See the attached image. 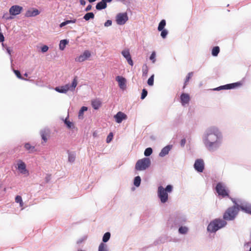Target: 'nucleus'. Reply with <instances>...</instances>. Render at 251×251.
<instances>
[{
    "mask_svg": "<svg viewBox=\"0 0 251 251\" xmlns=\"http://www.w3.org/2000/svg\"><path fill=\"white\" fill-rule=\"evenodd\" d=\"M202 142L209 152L218 150L224 142V135L221 130L216 126L207 127L202 135Z\"/></svg>",
    "mask_w": 251,
    "mask_h": 251,
    "instance_id": "nucleus-1",
    "label": "nucleus"
},
{
    "mask_svg": "<svg viewBox=\"0 0 251 251\" xmlns=\"http://www.w3.org/2000/svg\"><path fill=\"white\" fill-rule=\"evenodd\" d=\"M227 224V222L223 219L215 218L210 222L206 229L210 233H215L219 230L225 227Z\"/></svg>",
    "mask_w": 251,
    "mask_h": 251,
    "instance_id": "nucleus-2",
    "label": "nucleus"
},
{
    "mask_svg": "<svg viewBox=\"0 0 251 251\" xmlns=\"http://www.w3.org/2000/svg\"><path fill=\"white\" fill-rule=\"evenodd\" d=\"M187 217L182 213H178L175 216L171 217L168 220L167 224L171 228H176L178 226H183L187 222Z\"/></svg>",
    "mask_w": 251,
    "mask_h": 251,
    "instance_id": "nucleus-3",
    "label": "nucleus"
},
{
    "mask_svg": "<svg viewBox=\"0 0 251 251\" xmlns=\"http://www.w3.org/2000/svg\"><path fill=\"white\" fill-rule=\"evenodd\" d=\"M173 186L171 184L167 185L165 188L160 185L157 188V197L162 203L167 202L169 199L168 193L173 192Z\"/></svg>",
    "mask_w": 251,
    "mask_h": 251,
    "instance_id": "nucleus-4",
    "label": "nucleus"
},
{
    "mask_svg": "<svg viewBox=\"0 0 251 251\" xmlns=\"http://www.w3.org/2000/svg\"><path fill=\"white\" fill-rule=\"evenodd\" d=\"M77 84V77L75 76L71 84H66L65 85L56 87L54 90L60 93L66 94L68 91H74Z\"/></svg>",
    "mask_w": 251,
    "mask_h": 251,
    "instance_id": "nucleus-5",
    "label": "nucleus"
},
{
    "mask_svg": "<svg viewBox=\"0 0 251 251\" xmlns=\"http://www.w3.org/2000/svg\"><path fill=\"white\" fill-rule=\"evenodd\" d=\"M215 189L218 195L222 198H229L230 191L224 183L218 182Z\"/></svg>",
    "mask_w": 251,
    "mask_h": 251,
    "instance_id": "nucleus-6",
    "label": "nucleus"
},
{
    "mask_svg": "<svg viewBox=\"0 0 251 251\" xmlns=\"http://www.w3.org/2000/svg\"><path fill=\"white\" fill-rule=\"evenodd\" d=\"M239 213V209L235 206H230L227 208L223 215V219L225 221H233L237 217Z\"/></svg>",
    "mask_w": 251,
    "mask_h": 251,
    "instance_id": "nucleus-7",
    "label": "nucleus"
},
{
    "mask_svg": "<svg viewBox=\"0 0 251 251\" xmlns=\"http://www.w3.org/2000/svg\"><path fill=\"white\" fill-rule=\"evenodd\" d=\"M151 165V161L149 157H144L137 160L135 169L137 171H144L149 168Z\"/></svg>",
    "mask_w": 251,
    "mask_h": 251,
    "instance_id": "nucleus-8",
    "label": "nucleus"
},
{
    "mask_svg": "<svg viewBox=\"0 0 251 251\" xmlns=\"http://www.w3.org/2000/svg\"><path fill=\"white\" fill-rule=\"evenodd\" d=\"M242 85V82L237 81L234 83H228L224 85H221L216 88L211 89L212 91H221L223 90H231L240 87Z\"/></svg>",
    "mask_w": 251,
    "mask_h": 251,
    "instance_id": "nucleus-9",
    "label": "nucleus"
},
{
    "mask_svg": "<svg viewBox=\"0 0 251 251\" xmlns=\"http://www.w3.org/2000/svg\"><path fill=\"white\" fill-rule=\"evenodd\" d=\"M240 203L239 205V211L241 210L246 214L251 215V203L242 200H239Z\"/></svg>",
    "mask_w": 251,
    "mask_h": 251,
    "instance_id": "nucleus-10",
    "label": "nucleus"
},
{
    "mask_svg": "<svg viewBox=\"0 0 251 251\" xmlns=\"http://www.w3.org/2000/svg\"><path fill=\"white\" fill-rule=\"evenodd\" d=\"M128 20V17L126 12L119 13L116 16V21L118 25H124Z\"/></svg>",
    "mask_w": 251,
    "mask_h": 251,
    "instance_id": "nucleus-11",
    "label": "nucleus"
},
{
    "mask_svg": "<svg viewBox=\"0 0 251 251\" xmlns=\"http://www.w3.org/2000/svg\"><path fill=\"white\" fill-rule=\"evenodd\" d=\"M194 168L196 171L199 173H202L204 169V163L202 159H197L195 160Z\"/></svg>",
    "mask_w": 251,
    "mask_h": 251,
    "instance_id": "nucleus-12",
    "label": "nucleus"
},
{
    "mask_svg": "<svg viewBox=\"0 0 251 251\" xmlns=\"http://www.w3.org/2000/svg\"><path fill=\"white\" fill-rule=\"evenodd\" d=\"M23 7L18 5H12L9 10V14L13 17L19 15L23 11Z\"/></svg>",
    "mask_w": 251,
    "mask_h": 251,
    "instance_id": "nucleus-13",
    "label": "nucleus"
},
{
    "mask_svg": "<svg viewBox=\"0 0 251 251\" xmlns=\"http://www.w3.org/2000/svg\"><path fill=\"white\" fill-rule=\"evenodd\" d=\"M122 55L126 60L127 62L130 66H133L134 63L132 59L129 50L128 49H125L121 52Z\"/></svg>",
    "mask_w": 251,
    "mask_h": 251,
    "instance_id": "nucleus-14",
    "label": "nucleus"
},
{
    "mask_svg": "<svg viewBox=\"0 0 251 251\" xmlns=\"http://www.w3.org/2000/svg\"><path fill=\"white\" fill-rule=\"evenodd\" d=\"M91 56V53L89 50H85L82 54L75 58V61L79 62L84 61Z\"/></svg>",
    "mask_w": 251,
    "mask_h": 251,
    "instance_id": "nucleus-15",
    "label": "nucleus"
},
{
    "mask_svg": "<svg viewBox=\"0 0 251 251\" xmlns=\"http://www.w3.org/2000/svg\"><path fill=\"white\" fill-rule=\"evenodd\" d=\"M17 169L22 174H26L28 173L26 168V165L24 162L21 160H19L17 162Z\"/></svg>",
    "mask_w": 251,
    "mask_h": 251,
    "instance_id": "nucleus-16",
    "label": "nucleus"
},
{
    "mask_svg": "<svg viewBox=\"0 0 251 251\" xmlns=\"http://www.w3.org/2000/svg\"><path fill=\"white\" fill-rule=\"evenodd\" d=\"M114 118L116 123L120 124L124 120L126 119L127 115L124 113L119 111L115 116Z\"/></svg>",
    "mask_w": 251,
    "mask_h": 251,
    "instance_id": "nucleus-17",
    "label": "nucleus"
},
{
    "mask_svg": "<svg viewBox=\"0 0 251 251\" xmlns=\"http://www.w3.org/2000/svg\"><path fill=\"white\" fill-rule=\"evenodd\" d=\"M180 100L182 105L185 106L186 104H188L190 100L189 94L182 93L180 96Z\"/></svg>",
    "mask_w": 251,
    "mask_h": 251,
    "instance_id": "nucleus-18",
    "label": "nucleus"
},
{
    "mask_svg": "<svg viewBox=\"0 0 251 251\" xmlns=\"http://www.w3.org/2000/svg\"><path fill=\"white\" fill-rule=\"evenodd\" d=\"M116 81L118 82L119 87L122 89L124 90L126 88V79L122 76H117L116 77Z\"/></svg>",
    "mask_w": 251,
    "mask_h": 251,
    "instance_id": "nucleus-19",
    "label": "nucleus"
},
{
    "mask_svg": "<svg viewBox=\"0 0 251 251\" xmlns=\"http://www.w3.org/2000/svg\"><path fill=\"white\" fill-rule=\"evenodd\" d=\"M40 12L36 8H32L27 10L25 13V16L26 17H35L40 14Z\"/></svg>",
    "mask_w": 251,
    "mask_h": 251,
    "instance_id": "nucleus-20",
    "label": "nucleus"
},
{
    "mask_svg": "<svg viewBox=\"0 0 251 251\" xmlns=\"http://www.w3.org/2000/svg\"><path fill=\"white\" fill-rule=\"evenodd\" d=\"M172 145H168L162 149L161 151L159 153V156L163 157L167 155L171 150L172 149Z\"/></svg>",
    "mask_w": 251,
    "mask_h": 251,
    "instance_id": "nucleus-21",
    "label": "nucleus"
},
{
    "mask_svg": "<svg viewBox=\"0 0 251 251\" xmlns=\"http://www.w3.org/2000/svg\"><path fill=\"white\" fill-rule=\"evenodd\" d=\"M49 133V130L48 129H43L40 131V135L42 138V139L45 142H46L47 141V136Z\"/></svg>",
    "mask_w": 251,
    "mask_h": 251,
    "instance_id": "nucleus-22",
    "label": "nucleus"
},
{
    "mask_svg": "<svg viewBox=\"0 0 251 251\" xmlns=\"http://www.w3.org/2000/svg\"><path fill=\"white\" fill-rule=\"evenodd\" d=\"M68 154V161L70 163H73L75 159L76 154L74 151H67Z\"/></svg>",
    "mask_w": 251,
    "mask_h": 251,
    "instance_id": "nucleus-23",
    "label": "nucleus"
},
{
    "mask_svg": "<svg viewBox=\"0 0 251 251\" xmlns=\"http://www.w3.org/2000/svg\"><path fill=\"white\" fill-rule=\"evenodd\" d=\"M107 7V4L104 2L102 0L98 2L96 6V8L98 10H101Z\"/></svg>",
    "mask_w": 251,
    "mask_h": 251,
    "instance_id": "nucleus-24",
    "label": "nucleus"
},
{
    "mask_svg": "<svg viewBox=\"0 0 251 251\" xmlns=\"http://www.w3.org/2000/svg\"><path fill=\"white\" fill-rule=\"evenodd\" d=\"M24 147L30 153H33L36 151L35 147L31 146L29 143H25Z\"/></svg>",
    "mask_w": 251,
    "mask_h": 251,
    "instance_id": "nucleus-25",
    "label": "nucleus"
},
{
    "mask_svg": "<svg viewBox=\"0 0 251 251\" xmlns=\"http://www.w3.org/2000/svg\"><path fill=\"white\" fill-rule=\"evenodd\" d=\"M76 20L75 19H73L71 20H65L64 22H62L59 25V27L62 28L64 26L69 24H74L76 22Z\"/></svg>",
    "mask_w": 251,
    "mask_h": 251,
    "instance_id": "nucleus-26",
    "label": "nucleus"
},
{
    "mask_svg": "<svg viewBox=\"0 0 251 251\" xmlns=\"http://www.w3.org/2000/svg\"><path fill=\"white\" fill-rule=\"evenodd\" d=\"M91 104L93 108L95 109H98L101 105V102L99 100H93L91 101Z\"/></svg>",
    "mask_w": 251,
    "mask_h": 251,
    "instance_id": "nucleus-27",
    "label": "nucleus"
},
{
    "mask_svg": "<svg viewBox=\"0 0 251 251\" xmlns=\"http://www.w3.org/2000/svg\"><path fill=\"white\" fill-rule=\"evenodd\" d=\"M95 17V15L93 12H87L86 13L83 18L86 21H88L91 19H93Z\"/></svg>",
    "mask_w": 251,
    "mask_h": 251,
    "instance_id": "nucleus-28",
    "label": "nucleus"
},
{
    "mask_svg": "<svg viewBox=\"0 0 251 251\" xmlns=\"http://www.w3.org/2000/svg\"><path fill=\"white\" fill-rule=\"evenodd\" d=\"M69 41L67 39H63L60 41L59 43V49L60 50H63L66 47V46L68 44Z\"/></svg>",
    "mask_w": 251,
    "mask_h": 251,
    "instance_id": "nucleus-29",
    "label": "nucleus"
},
{
    "mask_svg": "<svg viewBox=\"0 0 251 251\" xmlns=\"http://www.w3.org/2000/svg\"><path fill=\"white\" fill-rule=\"evenodd\" d=\"M141 182V178L139 176H137L134 178L133 184L136 187H138L140 186Z\"/></svg>",
    "mask_w": 251,
    "mask_h": 251,
    "instance_id": "nucleus-30",
    "label": "nucleus"
},
{
    "mask_svg": "<svg viewBox=\"0 0 251 251\" xmlns=\"http://www.w3.org/2000/svg\"><path fill=\"white\" fill-rule=\"evenodd\" d=\"M220 51V49L219 46L214 47L211 51V54L213 56H217Z\"/></svg>",
    "mask_w": 251,
    "mask_h": 251,
    "instance_id": "nucleus-31",
    "label": "nucleus"
},
{
    "mask_svg": "<svg viewBox=\"0 0 251 251\" xmlns=\"http://www.w3.org/2000/svg\"><path fill=\"white\" fill-rule=\"evenodd\" d=\"M178 233L180 234H186L188 231V228L185 226H178Z\"/></svg>",
    "mask_w": 251,
    "mask_h": 251,
    "instance_id": "nucleus-32",
    "label": "nucleus"
},
{
    "mask_svg": "<svg viewBox=\"0 0 251 251\" xmlns=\"http://www.w3.org/2000/svg\"><path fill=\"white\" fill-rule=\"evenodd\" d=\"M110 237H111V233L109 232H105L102 236V243H103L105 244V243L107 242L109 240Z\"/></svg>",
    "mask_w": 251,
    "mask_h": 251,
    "instance_id": "nucleus-33",
    "label": "nucleus"
},
{
    "mask_svg": "<svg viewBox=\"0 0 251 251\" xmlns=\"http://www.w3.org/2000/svg\"><path fill=\"white\" fill-rule=\"evenodd\" d=\"M88 110V107L85 106H82L78 112V118L79 119H81V117H83L84 112Z\"/></svg>",
    "mask_w": 251,
    "mask_h": 251,
    "instance_id": "nucleus-34",
    "label": "nucleus"
},
{
    "mask_svg": "<svg viewBox=\"0 0 251 251\" xmlns=\"http://www.w3.org/2000/svg\"><path fill=\"white\" fill-rule=\"evenodd\" d=\"M68 117H67L64 120V123L66 125L67 127L69 129H71L74 127V124L72 122H70L68 120Z\"/></svg>",
    "mask_w": 251,
    "mask_h": 251,
    "instance_id": "nucleus-35",
    "label": "nucleus"
},
{
    "mask_svg": "<svg viewBox=\"0 0 251 251\" xmlns=\"http://www.w3.org/2000/svg\"><path fill=\"white\" fill-rule=\"evenodd\" d=\"M166 22L165 20H164V19L162 20L159 22V23L158 24L157 30H162L163 29H165V27L166 26Z\"/></svg>",
    "mask_w": 251,
    "mask_h": 251,
    "instance_id": "nucleus-36",
    "label": "nucleus"
},
{
    "mask_svg": "<svg viewBox=\"0 0 251 251\" xmlns=\"http://www.w3.org/2000/svg\"><path fill=\"white\" fill-rule=\"evenodd\" d=\"M98 251H108L106 244L100 243L98 248Z\"/></svg>",
    "mask_w": 251,
    "mask_h": 251,
    "instance_id": "nucleus-37",
    "label": "nucleus"
},
{
    "mask_svg": "<svg viewBox=\"0 0 251 251\" xmlns=\"http://www.w3.org/2000/svg\"><path fill=\"white\" fill-rule=\"evenodd\" d=\"M152 149L151 147H149L145 149L144 154L146 157H148L152 154Z\"/></svg>",
    "mask_w": 251,
    "mask_h": 251,
    "instance_id": "nucleus-38",
    "label": "nucleus"
},
{
    "mask_svg": "<svg viewBox=\"0 0 251 251\" xmlns=\"http://www.w3.org/2000/svg\"><path fill=\"white\" fill-rule=\"evenodd\" d=\"M228 198L231 200V201L234 204V205L232 206H235V207L237 209H239V205L240 204V203L238 202V200L239 199L237 200L234 198H231L230 196H229V198Z\"/></svg>",
    "mask_w": 251,
    "mask_h": 251,
    "instance_id": "nucleus-39",
    "label": "nucleus"
},
{
    "mask_svg": "<svg viewBox=\"0 0 251 251\" xmlns=\"http://www.w3.org/2000/svg\"><path fill=\"white\" fill-rule=\"evenodd\" d=\"M154 75L152 74L148 79L147 83L148 85L152 86L154 84Z\"/></svg>",
    "mask_w": 251,
    "mask_h": 251,
    "instance_id": "nucleus-40",
    "label": "nucleus"
},
{
    "mask_svg": "<svg viewBox=\"0 0 251 251\" xmlns=\"http://www.w3.org/2000/svg\"><path fill=\"white\" fill-rule=\"evenodd\" d=\"M15 201L17 203H19L21 206H22L24 204L22 197L19 195H17L15 197Z\"/></svg>",
    "mask_w": 251,
    "mask_h": 251,
    "instance_id": "nucleus-41",
    "label": "nucleus"
},
{
    "mask_svg": "<svg viewBox=\"0 0 251 251\" xmlns=\"http://www.w3.org/2000/svg\"><path fill=\"white\" fill-rule=\"evenodd\" d=\"M193 75V72H190L189 73L187 76H186L185 82H184V88L185 87V85H186L187 83L189 81V80L192 77V75Z\"/></svg>",
    "mask_w": 251,
    "mask_h": 251,
    "instance_id": "nucleus-42",
    "label": "nucleus"
},
{
    "mask_svg": "<svg viewBox=\"0 0 251 251\" xmlns=\"http://www.w3.org/2000/svg\"><path fill=\"white\" fill-rule=\"evenodd\" d=\"M150 60H151L152 63H154L156 61V52L155 51H153L150 57Z\"/></svg>",
    "mask_w": 251,
    "mask_h": 251,
    "instance_id": "nucleus-43",
    "label": "nucleus"
},
{
    "mask_svg": "<svg viewBox=\"0 0 251 251\" xmlns=\"http://www.w3.org/2000/svg\"><path fill=\"white\" fill-rule=\"evenodd\" d=\"M143 76H147L148 73V67L146 64L143 65L142 68Z\"/></svg>",
    "mask_w": 251,
    "mask_h": 251,
    "instance_id": "nucleus-44",
    "label": "nucleus"
},
{
    "mask_svg": "<svg viewBox=\"0 0 251 251\" xmlns=\"http://www.w3.org/2000/svg\"><path fill=\"white\" fill-rule=\"evenodd\" d=\"M158 31H161L160 35L163 39H165L166 38V37L168 34V31L167 29H163L162 30H158Z\"/></svg>",
    "mask_w": 251,
    "mask_h": 251,
    "instance_id": "nucleus-45",
    "label": "nucleus"
},
{
    "mask_svg": "<svg viewBox=\"0 0 251 251\" xmlns=\"http://www.w3.org/2000/svg\"><path fill=\"white\" fill-rule=\"evenodd\" d=\"M113 133L111 132L108 134L106 139L107 143H109L112 141L113 138Z\"/></svg>",
    "mask_w": 251,
    "mask_h": 251,
    "instance_id": "nucleus-46",
    "label": "nucleus"
},
{
    "mask_svg": "<svg viewBox=\"0 0 251 251\" xmlns=\"http://www.w3.org/2000/svg\"><path fill=\"white\" fill-rule=\"evenodd\" d=\"M148 95V91L146 89L144 88L142 90L141 95V99L144 100L145 99V98L147 97Z\"/></svg>",
    "mask_w": 251,
    "mask_h": 251,
    "instance_id": "nucleus-47",
    "label": "nucleus"
},
{
    "mask_svg": "<svg viewBox=\"0 0 251 251\" xmlns=\"http://www.w3.org/2000/svg\"><path fill=\"white\" fill-rule=\"evenodd\" d=\"M3 18L5 19L6 20H10L14 19V17L12 15H9L7 13L4 14L3 16Z\"/></svg>",
    "mask_w": 251,
    "mask_h": 251,
    "instance_id": "nucleus-48",
    "label": "nucleus"
},
{
    "mask_svg": "<svg viewBox=\"0 0 251 251\" xmlns=\"http://www.w3.org/2000/svg\"><path fill=\"white\" fill-rule=\"evenodd\" d=\"M14 74H15V75H16V76L18 78H19L20 79H23V78L22 77V76L21 75V72H20V71H19V70H14Z\"/></svg>",
    "mask_w": 251,
    "mask_h": 251,
    "instance_id": "nucleus-49",
    "label": "nucleus"
},
{
    "mask_svg": "<svg viewBox=\"0 0 251 251\" xmlns=\"http://www.w3.org/2000/svg\"><path fill=\"white\" fill-rule=\"evenodd\" d=\"M49 50V47L47 45H44L41 48V51L43 53H45L47 52Z\"/></svg>",
    "mask_w": 251,
    "mask_h": 251,
    "instance_id": "nucleus-50",
    "label": "nucleus"
},
{
    "mask_svg": "<svg viewBox=\"0 0 251 251\" xmlns=\"http://www.w3.org/2000/svg\"><path fill=\"white\" fill-rule=\"evenodd\" d=\"M112 21L111 20H107L104 24V26L108 27L112 25Z\"/></svg>",
    "mask_w": 251,
    "mask_h": 251,
    "instance_id": "nucleus-51",
    "label": "nucleus"
},
{
    "mask_svg": "<svg viewBox=\"0 0 251 251\" xmlns=\"http://www.w3.org/2000/svg\"><path fill=\"white\" fill-rule=\"evenodd\" d=\"M180 144L181 147H184L186 144V139L185 138L182 139Z\"/></svg>",
    "mask_w": 251,
    "mask_h": 251,
    "instance_id": "nucleus-52",
    "label": "nucleus"
},
{
    "mask_svg": "<svg viewBox=\"0 0 251 251\" xmlns=\"http://www.w3.org/2000/svg\"><path fill=\"white\" fill-rule=\"evenodd\" d=\"M51 179V176L50 175H47L45 177V181L46 183H48Z\"/></svg>",
    "mask_w": 251,
    "mask_h": 251,
    "instance_id": "nucleus-53",
    "label": "nucleus"
},
{
    "mask_svg": "<svg viewBox=\"0 0 251 251\" xmlns=\"http://www.w3.org/2000/svg\"><path fill=\"white\" fill-rule=\"evenodd\" d=\"M4 40V37L3 34L1 32H0V42L2 43Z\"/></svg>",
    "mask_w": 251,
    "mask_h": 251,
    "instance_id": "nucleus-54",
    "label": "nucleus"
},
{
    "mask_svg": "<svg viewBox=\"0 0 251 251\" xmlns=\"http://www.w3.org/2000/svg\"><path fill=\"white\" fill-rule=\"evenodd\" d=\"M92 9V5L91 4H88L86 8L85 9V11L87 12L90 11Z\"/></svg>",
    "mask_w": 251,
    "mask_h": 251,
    "instance_id": "nucleus-55",
    "label": "nucleus"
},
{
    "mask_svg": "<svg viewBox=\"0 0 251 251\" xmlns=\"http://www.w3.org/2000/svg\"><path fill=\"white\" fill-rule=\"evenodd\" d=\"M84 240H85V239H84V238H80V239H79L77 241L76 243H77V244H81L82 242H83V241H84Z\"/></svg>",
    "mask_w": 251,
    "mask_h": 251,
    "instance_id": "nucleus-56",
    "label": "nucleus"
},
{
    "mask_svg": "<svg viewBox=\"0 0 251 251\" xmlns=\"http://www.w3.org/2000/svg\"><path fill=\"white\" fill-rule=\"evenodd\" d=\"M6 50L7 53H8L9 55H10L11 53V50L10 48L7 47L6 48Z\"/></svg>",
    "mask_w": 251,
    "mask_h": 251,
    "instance_id": "nucleus-57",
    "label": "nucleus"
},
{
    "mask_svg": "<svg viewBox=\"0 0 251 251\" xmlns=\"http://www.w3.org/2000/svg\"><path fill=\"white\" fill-rule=\"evenodd\" d=\"M80 3L82 5H85L86 4V1L85 0H80Z\"/></svg>",
    "mask_w": 251,
    "mask_h": 251,
    "instance_id": "nucleus-58",
    "label": "nucleus"
},
{
    "mask_svg": "<svg viewBox=\"0 0 251 251\" xmlns=\"http://www.w3.org/2000/svg\"><path fill=\"white\" fill-rule=\"evenodd\" d=\"M93 136L94 137H97L98 136V132L96 131H95L93 133Z\"/></svg>",
    "mask_w": 251,
    "mask_h": 251,
    "instance_id": "nucleus-59",
    "label": "nucleus"
},
{
    "mask_svg": "<svg viewBox=\"0 0 251 251\" xmlns=\"http://www.w3.org/2000/svg\"><path fill=\"white\" fill-rule=\"evenodd\" d=\"M104 2L107 4V3H109L112 1V0H102Z\"/></svg>",
    "mask_w": 251,
    "mask_h": 251,
    "instance_id": "nucleus-60",
    "label": "nucleus"
},
{
    "mask_svg": "<svg viewBox=\"0 0 251 251\" xmlns=\"http://www.w3.org/2000/svg\"><path fill=\"white\" fill-rule=\"evenodd\" d=\"M251 236L250 241L246 243L245 244V246H246V245H249L251 244V236Z\"/></svg>",
    "mask_w": 251,
    "mask_h": 251,
    "instance_id": "nucleus-61",
    "label": "nucleus"
},
{
    "mask_svg": "<svg viewBox=\"0 0 251 251\" xmlns=\"http://www.w3.org/2000/svg\"><path fill=\"white\" fill-rule=\"evenodd\" d=\"M88 0V1H89V2H90V3H92V2H93L96 1L97 0Z\"/></svg>",
    "mask_w": 251,
    "mask_h": 251,
    "instance_id": "nucleus-62",
    "label": "nucleus"
},
{
    "mask_svg": "<svg viewBox=\"0 0 251 251\" xmlns=\"http://www.w3.org/2000/svg\"><path fill=\"white\" fill-rule=\"evenodd\" d=\"M24 75L26 76H27V74L26 73H25Z\"/></svg>",
    "mask_w": 251,
    "mask_h": 251,
    "instance_id": "nucleus-63",
    "label": "nucleus"
},
{
    "mask_svg": "<svg viewBox=\"0 0 251 251\" xmlns=\"http://www.w3.org/2000/svg\"><path fill=\"white\" fill-rule=\"evenodd\" d=\"M249 251H251V247H250V249H249Z\"/></svg>",
    "mask_w": 251,
    "mask_h": 251,
    "instance_id": "nucleus-64",
    "label": "nucleus"
}]
</instances>
